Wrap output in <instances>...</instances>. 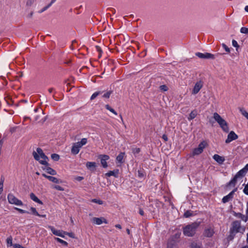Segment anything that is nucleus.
Masks as SVG:
<instances>
[{
    "mask_svg": "<svg viewBox=\"0 0 248 248\" xmlns=\"http://www.w3.org/2000/svg\"><path fill=\"white\" fill-rule=\"evenodd\" d=\"M200 222H194L183 228V233L185 236L192 237L195 235Z\"/></svg>",
    "mask_w": 248,
    "mask_h": 248,
    "instance_id": "1",
    "label": "nucleus"
},
{
    "mask_svg": "<svg viewBox=\"0 0 248 248\" xmlns=\"http://www.w3.org/2000/svg\"><path fill=\"white\" fill-rule=\"evenodd\" d=\"M232 227L230 229V235L229 238L232 240L237 232L243 233L245 231V228L242 227L241 225V222L239 221L235 220L232 223Z\"/></svg>",
    "mask_w": 248,
    "mask_h": 248,
    "instance_id": "2",
    "label": "nucleus"
},
{
    "mask_svg": "<svg viewBox=\"0 0 248 248\" xmlns=\"http://www.w3.org/2000/svg\"><path fill=\"white\" fill-rule=\"evenodd\" d=\"M36 151V152H33L32 153L34 159L42 165H48L47 162L48 157L45 155L43 150L41 148H38Z\"/></svg>",
    "mask_w": 248,
    "mask_h": 248,
    "instance_id": "3",
    "label": "nucleus"
},
{
    "mask_svg": "<svg viewBox=\"0 0 248 248\" xmlns=\"http://www.w3.org/2000/svg\"><path fill=\"white\" fill-rule=\"evenodd\" d=\"M87 141V139L83 138L80 141L74 143L71 149L72 154L75 155H77L79 153L80 149L85 145Z\"/></svg>",
    "mask_w": 248,
    "mask_h": 248,
    "instance_id": "4",
    "label": "nucleus"
},
{
    "mask_svg": "<svg viewBox=\"0 0 248 248\" xmlns=\"http://www.w3.org/2000/svg\"><path fill=\"white\" fill-rule=\"evenodd\" d=\"M8 202L10 204H15L17 206H22L23 202L21 200L16 198L13 194L10 193L7 197Z\"/></svg>",
    "mask_w": 248,
    "mask_h": 248,
    "instance_id": "5",
    "label": "nucleus"
},
{
    "mask_svg": "<svg viewBox=\"0 0 248 248\" xmlns=\"http://www.w3.org/2000/svg\"><path fill=\"white\" fill-rule=\"evenodd\" d=\"M206 143L204 141L200 143L198 147L193 150L192 155L194 156L201 154L203 152Z\"/></svg>",
    "mask_w": 248,
    "mask_h": 248,
    "instance_id": "6",
    "label": "nucleus"
},
{
    "mask_svg": "<svg viewBox=\"0 0 248 248\" xmlns=\"http://www.w3.org/2000/svg\"><path fill=\"white\" fill-rule=\"evenodd\" d=\"M237 190V188H235L232 191H231L229 194L224 196L222 199V202L223 203H226L232 200L234 194V193Z\"/></svg>",
    "mask_w": 248,
    "mask_h": 248,
    "instance_id": "7",
    "label": "nucleus"
},
{
    "mask_svg": "<svg viewBox=\"0 0 248 248\" xmlns=\"http://www.w3.org/2000/svg\"><path fill=\"white\" fill-rule=\"evenodd\" d=\"M196 55L201 59H214L215 56L209 53H202L201 52H197Z\"/></svg>",
    "mask_w": 248,
    "mask_h": 248,
    "instance_id": "8",
    "label": "nucleus"
},
{
    "mask_svg": "<svg viewBox=\"0 0 248 248\" xmlns=\"http://www.w3.org/2000/svg\"><path fill=\"white\" fill-rule=\"evenodd\" d=\"M99 157L101 160V164L102 167L104 168H107L108 167L107 161L109 159V156L106 155H101Z\"/></svg>",
    "mask_w": 248,
    "mask_h": 248,
    "instance_id": "9",
    "label": "nucleus"
},
{
    "mask_svg": "<svg viewBox=\"0 0 248 248\" xmlns=\"http://www.w3.org/2000/svg\"><path fill=\"white\" fill-rule=\"evenodd\" d=\"M203 86V82L201 80H200L196 83L195 86L192 90V94H196L199 93L201 88Z\"/></svg>",
    "mask_w": 248,
    "mask_h": 248,
    "instance_id": "10",
    "label": "nucleus"
},
{
    "mask_svg": "<svg viewBox=\"0 0 248 248\" xmlns=\"http://www.w3.org/2000/svg\"><path fill=\"white\" fill-rule=\"evenodd\" d=\"M92 221L93 223L96 224V225H101L103 223L105 224L108 223L107 220L103 217H94L92 219Z\"/></svg>",
    "mask_w": 248,
    "mask_h": 248,
    "instance_id": "11",
    "label": "nucleus"
},
{
    "mask_svg": "<svg viewBox=\"0 0 248 248\" xmlns=\"http://www.w3.org/2000/svg\"><path fill=\"white\" fill-rule=\"evenodd\" d=\"M47 227L51 231V232L54 235L58 236H60L62 238L65 237V236L64 235V233H63L64 231H61V230H57L55 229L54 227L51 226H48Z\"/></svg>",
    "mask_w": 248,
    "mask_h": 248,
    "instance_id": "12",
    "label": "nucleus"
},
{
    "mask_svg": "<svg viewBox=\"0 0 248 248\" xmlns=\"http://www.w3.org/2000/svg\"><path fill=\"white\" fill-rule=\"evenodd\" d=\"M238 138L237 135L233 132L231 131L228 135L227 139L225 140L226 143H229Z\"/></svg>",
    "mask_w": 248,
    "mask_h": 248,
    "instance_id": "13",
    "label": "nucleus"
},
{
    "mask_svg": "<svg viewBox=\"0 0 248 248\" xmlns=\"http://www.w3.org/2000/svg\"><path fill=\"white\" fill-rule=\"evenodd\" d=\"M248 170V164H247L245 167L240 170L237 173L235 174V176L238 178L242 177L245 175L246 173Z\"/></svg>",
    "mask_w": 248,
    "mask_h": 248,
    "instance_id": "14",
    "label": "nucleus"
},
{
    "mask_svg": "<svg viewBox=\"0 0 248 248\" xmlns=\"http://www.w3.org/2000/svg\"><path fill=\"white\" fill-rule=\"evenodd\" d=\"M214 234V229L212 227H209L207 229H205L203 234L205 236L207 237H212Z\"/></svg>",
    "mask_w": 248,
    "mask_h": 248,
    "instance_id": "15",
    "label": "nucleus"
},
{
    "mask_svg": "<svg viewBox=\"0 0 248 248\" xmlns=\"http://www.w3.org/2000/svg\"><path fill=\"white\" fill-rule=\"evenodd\" d=\"M220 127L222 128V130L226 133H228L229 131L228 124L227 122L224 120L222 121L220 124H218Z\"/></svg>",
    "mask_w": 248,
    "mask_h": 248,
    "instance_id": "16",
    "label": "nucleus"
},
{
    "mask_svg": "<svg viewBox=\"0 0 248 248\" xmlns=\"http://www.w3.org/2000/svg\"><path fill=\"white\" fill-rule=\"evenodd\" d=\"M118 173H119V170L117 169V170H114L113 171H108V172H107L105 174V175L107 177H110L111 176H113L115 177H118Z\"/></svg>",
    "mask_w": 248,
    "mask_h": 248,
    "instance_id": "17",
    "label": "nucleus"
},
{
    "mask_svg": "<svg viewBox=\"0 0 248 248\" xmlns=\"http://www.w3.org/2000/svg\"><path fill=\"white\" fill-rule=\"evenodd\" d=\"M213 158L217 163H218L219 164H222L225 160V159L223 157H222L217 154H216L213 156Z\"/></svg>",
    "mask_w": 248,
    "mask_h": 248,
    "instance_id": "18",
    "label": "nucleus"
},
{
    "mask_svg": "<svg viewBox=\"0 0 248 248\" xmlns=\"http://www.w3.org/2000/svg\"><path fill=\"white\" fill-rule=\"evenodd\" d=\"M213 118L218 124L224 120L217 112L214 113Z\"/></svg>",
    "mask_w": 248,
    "mask_h": 248,
    "instance_id": "19",
    "label": "nucleus"
},
{
    "mask_svg": "<svg viewBox=\"0 0 248 248\" xmlns=\"http://www.w3.org/2000/svg\"><path fill=\"white\" fill-rule=\"evenodd\" d=\"M96 166V164L94 162H87L86 163L87 168L92 170H95Z\"/></svg>",
    "mask_w": 248,
    "mask_h": 248,
    "instance_id": "20",
    "label": "nucleus"
},
{
    "mask_svg": "<svg viewBox=\"0 0 248 248\" xmlns=\"http://www.w3.org/2000/svg\"><path fill=\"white\" fill-rule=\"evenodd\" d=\"M238 178L237 177H236V176H234V177L233 178V179H232L230 182L229 183L227 184V186H232V187H234L236 184V182H237V180Z\"/></svg>",
    "mask_w": 248,
    "mask_h": 248,
    "instance_id": "21",
    "label": "nucleus"
},
{
    "mask_svg": "<svg viewBox=\"0 0 248 248\" xmlns=\"http://www.w3.org/2000/svg\"><path fill=\"white\" fill-rule=\"evenodd\" d=\"M30 198L34 202L40 203L41 204H43V202L35 196V195L34 193H31L30 194Z\"/></svg>",
    "mask_w": 248,
    "mask_h": 248,
    "instance_id": "22",
    "label": "nucleus"
},
{
    "mask_svg": "<svg viewBox=\"0 0 248 248\" xmlns=\"http://www.w3.org/2000/svg\"><path fill=\"white\" fill-rule=\"evenodd\" d=\"M197 111L196 110H194L191 112V113L189 114V116L188 117L187 119L189 121H190L191 120H193L194 119L196 116L197 115Z\"/></svg>",
    "mask_w": 248,
    "mask_h": 248,
    "instance_id": "23",
    "label": "nucleus"
},
{
    "mask_svg": "<svg viewBox=\"0 0 248 248\" xmlns=\"http://www.w3.org/2000/svg\"><path fill=\"white\" fill-rule=\"evenodd\" d=\"M236 217L238 218H241L242 220L244 221L245 222H247L248 220V216L246 214V216L242 214L241 213H237L236 215Z\"/></svg>",
    "mask_w": 248,
    "mask_h": 248,
    "instance_id": "24",
    "label": "nucleus"
},
{
    "mask_svg": "<svg viewBox=\"0 0 248 248\" xmlns=\"http://www.w3.org/2000/svg\"><path fill=\"white\" fill-rule=\"evenodd\" d=\"M46 170L48 173L52 175H55L57 174V172L55 170L49 167H47L46 168Z\"/></svg>",
    "mask_w": 248,
    "mask_h": 248,
    "instance_id": "25",
    "label": "nucleus"
},
{
    "mask_svg": "<svg viewBox=\"0 0 248 248\" xmlns=\"http://www.w3.org/2000/svg\"><path fill=\"white\" fill-rule=\"evenodd\" d=\"M124 155V153H121L116 157L117 161L119 163H122Z\"/></svg>",
    "mask_w": 248,
    "mask_h": 248,
    "instance_id": "26",
    "label": "nucleus"
},
{
    "mask_svg": "<svg viewBox=\"0 0 248 248\" xmlns=\"http://www.w3.org/2000/svg\"><path fill=\"white\" fill-rule=\"evenodd\" d=\"M168 248H176L175 241H169L168 243Z\"/></svg>",
    "mask_w": 248,
    "mask_h": 248,
    "instance_id": "27",
    "label": "nucleus"
},
{
    "mask_svg": "<svg viewBox=\"0 0 248 248\" xmlns=\"http://www.w3.org/2000/svg\"><path fill=\"white\" fill-rule=\"evenodd\" d=\"M47 179H48L50 181H51L55 183L58 184L60 183V181L59 179L53 176H49V177H47Z\"/></svg>",
    "mask_w": 248,
    "mask_h": 248,
    "instance_id": "28",
    "label": "nucleus"
},
{
    "mask_svg": "<svg viewBox=\"0 0 248 248\" xmlns=\"http://www.w3.org/2000/svg\"><path fill=\"white\" fill-rule=\"evenodd\" d=\"M103 93L102 91H98L94 93L91 97V100H93L95 99L98 95L100 94H102Z\"/></svg>",
    "mask_w": 248,
    "mask_h": 248,
    "instance_id": "29",
    "label": "nucleus"
},
{
    "mask_svg": "<svg viewBox=\"0 0 248 248\" xmlns=\"http://www.w3.org/2000/svg\"><path fill=\"white\" fill-rule=\"evenodd\" d=\"M55 239L57 242L61 243L62 245L66 247L68 246V243L67 242L58 237H56Z\"/></svg>",
    "mask_w": 248,
    "mask_h": 248,
    "instance_id": "30",
    "label": "nucleus"
},
{
    "mask_svg": "<svg viewBox=\"0 0 248 248\" xmlns=\"http://www.w3.org/2000/svg\"><path fill=\"white\" fill-rule=\"evenodd\" d=\"M112 93V91H108L106 93H104V94L102 95V97L105 98H109Z\"/></svg>",
    "mask_w": 248,
    "mask_h": 248,
    "instance_id": "31",
    "label": "nucleus"
},
{
    "mask_svg": "<svg viewBox=\"0 0 248 248\" xmlns=\"http://www.w3.org/2000/svg\"><path fill=\"white\" fill-rule=\"evenodd\" d=\"M105 108L107 109L109 111L113 113L114 115H117V113L116 112V111L114 109L111 108L108 105H106L105 106Z\"/></svg>",
    "mask_w": 248,
    "mask_h": 248,
    "instance_id": "32",
    "label": "nucleus"
},
{
    "mask_svg": "<svg viewBox=\"0 0 248 248\" xmlns=\"http://www.w3.org/2000/svg\"><path fill=\"white\" fill-rule=\"evenodd\" d=\"M241 114L248 120V113L243 108L239 109Z\"/></svg>",
    "mask_w": 248,
    "mask_h": 248,
    "instance_id": "33",
    "label": "nucleus"
},
{
    "mask_svg": "<svg viewBox=\"0 0 248 248\" xmlns=\"http://www.w3.org/2000/svg\"><path fill=\"white\" fill-rule=\"evenodd\" d=\"M51 158L54 161H58L60 159V156L56 154H53L51 155Z\"/></svg>",
    "mask_w": 248,
    "mask_h": 248,
    "instance_id": "34",
    "label": "nucleus"
},
{
    "mask_svg": "<svg viewBox=\"0 0 248 248\" xmlns=\"http://www.w3.org/2000/svg\"><path fill=\"white\" fill-rule=\"evenodd\" d=\"M31 211L32 214L33 215H35L37 216H41V215H40L37 211H36V209L34 207H31Z\"/></svg>",
    "mask_w": 248,
    "mask_h": 248,
    "instance_id": "35",
    "label": "nucleus"
},
{
    "mask_svg": "<svg viewBox=\"0 0 248 248\" xmlns=\"http://www.w3.org/2000/svg\"><path fill=\"white\" fill-rule=\"evenodd\" d=\"M240 32L242 33L248 34V28L242 27L240 29Z\"/></svg>",
    "mask_w": 248,
    "mask_h": 248,
    "instance_id": "36",
    "label": "nucleus"
},
{
    "mask_svg": "<svg viewBox=\"0 0 248 248\" xmlns=\"http://www.w3.org/2000/svg\"><path fill=\"white\" fill-rule=\"evenodd\" d=\"M192 215V213L190 211H186L184 213V217H191Z\"/></svg>",
    "mask_w": 248,
    "mask_h": 248,
    "instance_id": "37",
    "label": "nucleus"
},
{
    "mask_svg": "<svg viewBox=\"0 0 248 248\" xmlns=\"http://www.w3.org/2000/svg\"><path fill=\"white\" fill-rule=\"evenodd\" d=\"M92 202L94 203H98L99 204H103V201L100 200H98L96 199H94L92 200Z\"/></svg>",
    "mask_w": 248,
    "mask_h": 248,
    "instance_id": "38",
    "label": "nucleus"
},
{
    "mask_svg": "<svg viewBox=\"0 0 248 248\" xmlns=\"http://www.w3.org/2000/svg\"><path fill=\"white\" fill-rule=\"evenodd\" d=\"M64 235L66 234L68 235L70 237L74 238L75 237V235L72 232H63Z\"/></svg>",
    "mask_w": 248,
    "mask_h": 248,
    "instance_id": "39",
    "label": "nucleus"
},
{
    "mask_svg": "<svg viewBox=\"0 0 248 248\" xmlns=\"http://www.w3.org/2000/svg\"><path fill=\"white\" fill-rule=\"evenodd\" d=\"M53 188L57 190H60V191H63L64 190L63 188L59 185H56V186H54Z\"/></svg>",
    "mask_w": 248,
    "mask_h": 248,
    "instance_id": "40",
    "label": "nucleus"
},
{
    "mask_svg": "<svg viewBox=\"0 0 248 248\" xmlns=\"http://www.w3.org/2000/svg\"><path fill=\"white\" fill-rule=\"evenodd\" d=\"M6 242L8 245L10 246L12 245V237H9L7 238Z\"/></svg>",
    "mask_w": 248,
    "mask_h": 248,
    "instance_id": "41",
    "label": "nucleus"
},
{
    "mask_svg": "<svg viewBox=\"0 0 248 248\" xmlns=\"http://www.w3.org/2000/svg\"><path fill=\"white\" fill-rule=\"evenodd\" d=\"M15 209L16 210L18 211V212H19L20 213H22V214L28 213V212H27V211L22 210L21 209H20V208H17V207H15Z\"/></svg>",
    "mask_w": 248,
    "mask_h": 248,
    "instance_id": "42",
    "label": "nucleus"
},
{
    "mask_svg": "<svg viewBox=\"0 0 248 248\" xmlns=\"http://www.w3.org/2000/svg\"><path fill=\"white\" fill-rule=\"evenodd\" d=\"M140 149L139 148H135L133 149V153L134 154H138L140 152Z\"/></svg>",
    "mask_w": 248,
    "mask_h": 248,
    "instance_id": "43",
    "label": "nucleus"
},
{
    "mask_svg": "<svg viewBox=\"0 0 248 248\" xmlns=\"http://www.w3.org/2000/svg\"><path fill=\"white\" fill-rule=\"evenodd\" d=\"M50 7V5H47V6L44 7L42 9H41L40 11H39L38 12L39 13H42L46 10L49 7Z\"/></svg>",
    "mask_w": 248,
    "mask_h": 248,
    "instance_id": "44",
    "label": "nucleus"
},
{
    "mask_svg": "<svg viewBox=\"0 0 248 248\" xmlns=\"http://www.w3.org/2000/svg\"><path fill=\"white\" fill-rule=\"evenodd\" d=\"M160 88L161 90L164 91H167L168 90L167 86L165 85L160 86Z\"/></svg>",
    "mask_w": 248,
    "mask_h": 248,
    "instance_id": "45",
    "label": "nucleus"
},
{
    "mask_svg": "<svg viewBox=\"0 0 248 248\" xmlns=\"http://www.w3.org/2000/svg\"><path fill=\"white\" fill-rule=\"evenodd\" d=\"M243 192H244L245 194L248 195V184H247L245 186L244 189L243 190Z\"/></svg>",
    "mask_w": 248,
    "mask_h": 248,
    "instance_id": "46",
    "label": "nucleus"
},
{
    "mask_svg": "<svg viewBox=\"0 0 248 248\" xmlns=\"http://www.w3.org/2000/svg\"><path fill=\"white\" fill-rule=\"evenodd\" d=\"M222 46L226 52H230V48L225 44H222Z\"/></svg>",
    "mask_w": 248,
    "mask_h": 248,
    "instance_id": "47",
    "label": "nucleus"
},
{
    "mask_svg": "<svg viewBox=\"0 0 248 248\" xmlns=\"http://www.w3.org/2000/svg\"><path fill=\"white\" fill-rule=\"evenodd\" d=\"M96 50L99 53V57H100L101 56V53L102 52V50L100 47H99V46H96Z\"/></svg>",
    "mask_w": 248,
    "mask_h": 248,
    "instance_id": "48",
    "label": "nucleus"
},
{
    "mask_svg": "<svg viewBox=\"0 0 248 248\" xmlns=\"http://www.w3.org/2000/svg\"><path fill=\"white\" fill-rule=\"evenodd\" d=\"M232 46H233L236 47H238V46H238V43H237V41H235V40H233L232 41Z\"/></svg>",
    "mask_w": 248,
    "mask_h": 248,
    "instance_id": "49",
    "label": "nucleus"
},
{
    "mask_svg": "<svg viewBox=\"0 0 248 248\" xmlns=\"http://www.w3.org/2000/svg\"><path fill=\"white\" fill-rule=\"evenodd\" d=\"M14 248H26L23 246H22L21 245H19V244H15L14 245Z\"/></svg>",
    "mask_w": 248,
    "mask_h": 248,
    "instance_id": "50",
    "label": "nucleus"
},
{
    "mask_svg": "<svg viewBox=\"0 0 248 248\" xmlns=\"http://www.w3.org/2000/svg\"><path fill=\"white\" fill-rule=\"evenodd\" d=\"M191 248H200V246L197 245L196 243H193L191 244Z\"/></svg>",
    "mask_w": 248,
    "mask_h": 248,
    "instance_id": "51",
    "label": "nucleus"
},
{
    "mask_svg": "<svg viewBox=\"0 0 248 248\" xmlns=\"http://www.w3.org/2000/svg\"><path fill=\"white\" fill-rule=\"evenodd\" d=\"M34 0H28L27 1V5L28 6H31L32 4L33 3Z\"/></svg>",
    "mask_w": 248,
    "mask_h": 248,
    "instance_id": "52",
    "label": "nucleus"
},
{
    "mask_svg": "<svg viewBox=\"0 0 248 248\" xmlns=\"http://www.w3.org/2000/svg\"><path fill=\"white\" fill-rule=\"evenodd\" d=\"M138 176L140 178H142L144 176V174H143V173L141 171H138Z\"/></svg>",
    "mask_w": 248,
    "mask_h": 248,
    "instance_id": "53",
    "label": "nucleus"
},
{
    "mask_svg": "<svg viewBox=\"0 0 248 248\" xmlns=\"http://www.w3.org/2000/svg\"><path fill=\"white\" fill-rule=\"evenodd\" d=\"M162 139L164 140L165 141H167L168 140V137H167V136L165 134H164L163 136H162Z\"/></svg>",
    "mask_w": 248,
    "mask_h": 248,
    "instance_id": "54",
    "label": "nucleus"
},
{
    "mask_svg": "<svg viewBox=\"0 0 248 248\" xmlns=\"http://www.w3.org/2000/svg\"><path fill=\"white\" fill-rule=\"evenodd\" d=\"M83 179V178L82 177H81V176H78V177L76 178V180L77 181H81Z\"/></svg>",
    "mask_w": 248,
    "mask_h": 248,
    "instance_id": "55",
    "label": "nucleus"
},
{
    "mask_svg": "<svg viewBox=\"0 0 248 248\" xmlns=\"http://www.w3.org/2000/svg\"><path fill=\"white\" fill-rule=\"evenodd\" d=\"M139 214L141 215V216H143L144 215V211L143 210L140 209V211H139Z\"/></svg>",
    "mask_w": 248,
    "mask_h": 248,
    "instance_id": "56",
    "label": "nucleus"
},
{
    "mask_svg": "<svg viewBox=\"0 0 248 248\" xmlns=\"http://www.w3.org/2000/svg\"><path fill=\"white\" fill-rule=\"evenodd\" d=\"M54 91V89L53 88H49L48 89V92L49 93H52Z\"/></svg>",
    "mask_w": 248,
    "mask_h": 248,
    "instance_id": "57",
    "label": "nucleus"
},
{
    "mask_svg": "<svg viewBox=\"0 0 248 248\" xmlns=\"http://www.w3.org/2000/svg\"><path fill=\"white\" fill-rule=\"evenodd\" d=\"M115 227L119 229H121L122 228L120 224H116L115 225Z\"/></svg>",
    "mask_w": 248,
    "mask_h": 248,
    "instance_id": "58",
    "label": "nucleus"
},
{
    "mask_svg": "<svg viewBox=\"0 0 248 248\" xmlns=\"http://www.w3.org/2000/svg\"><path fill=\"white\" fill-rule=\"evenodd\" d=\"M32 15H33V12H31V13H30V14L28 16V17L29 18H31V17H32Z\"/></svg>",
    "mask_w": 248,
    "mask_h": 248,
    "instance_id": "59",
    "label": "nucleus"
},
{
    "mask_svg": "<svg viewBox=\"0 0 248 248\" xmlns=\"http://www.w3.org/2000/svg\"><path fill=\"white\" fill-rule=\"evenodd\" d=\"M56 0H52L51 2L48 4L50 5V7L51 6V5L55 2Z\"/></svg>",
    "mask_w": 248,
    "mask_h": 248,
    "instance_id": "60",
    "label": "nucleus"
},
{
    "mask_svg": "<svg viewBox=\"0 0 248 248\" xmlns=\"http://www.w3.org/2000/svg\"><path fill=\"white\" fill-rule=\"evenodd\" d=\"M245 10L248 12V6H246L245 7Z\"/></svg>",
    "mask_w": 248,
    "mask_h": 248,
    "instance_id": "61",
    "label": "nucleus"
},
{
    "mask_svg": "<svg viewBox=\"0 0 248 248\" xmlns=\"http://www.w3.org/2000/svg\"><path fill=\"white\" fill-rule=\"evenodd\" d=\"M42 175H43L44 177H45V178H47V177H49V176H48V175H46V174H45V173H43V174H42Z\"/></svg>",
    "mask_w": 248,
    "mask_h": 248,
    "instance_id": "62",
    "label": "nucleus"
},
{
    "mask_svg": "<svg viewBox=\"0 0 248 248\" xmlns=\"http://www.w3.org/2000/svg\"><path fill=\"white\" fill-rule=\"evenodd\" d=\"M38 110V108H36L34 109V111L35 112H37Z\"/></svg>",
    "mask_w": 248,
    "mask_h": 248,
    "instance_id": "63",
    "label": "nucleus"
},
{
    "mask_svg": "<svg viewBox=\"0 0 248 248\" xmlns=\"http://www.w3.org/2000/svg\"><path fill=\"white\" fill-rule=\"evenodd\" d=\"M247 242L248 243V233H247Z\"/></svg>",
    "mask_w": 248,
    "mask_h": 248,
    "instance_id": "64",
    "label": "nucleus"
}]
</instances>
